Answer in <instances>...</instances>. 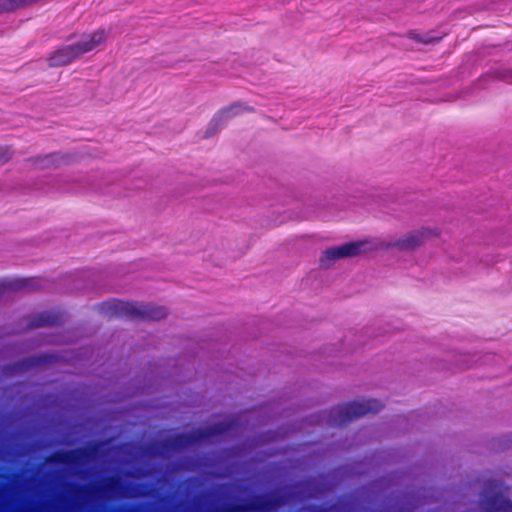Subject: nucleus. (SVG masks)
Wrapping results in <instances>:
<instances>
[{
    "label": "nucleus",
    "instance_id": "nucleus-1",
    "mask_svg": "<svg viewBox=\"0 0 512 512\" xmlns=\"http://www.w3.org/2000/svg\"><path fill=\"white\" fill-rule=\"evenodd\" d=\"M100 307L110 318L118 317L135 321L161 320L168 315V311L164 306H157L150 303L114 300L104 302Z\"/></svg>",
    "mask_w": 512,
    "mask_h": 512
},
{
    "label": "nucleus",
    "instance_id": "nucleus-2",
    "mask_svg": "<svg viewBox=\"0 0 512 512\" xmlns=\"http://www.w3.org/2000/svg\"><path fill=\"white\" fill-rule=\"evenodd\" d=\"M383 408V404L377 399H367L361 402H349L337 405L330 409L327 423L332 427L348 425L353 420L367 414H374Z\"/></svg>",
    "mask_w": 512,
    "mask_h": 512
},
{
    "label": "nucleus",
    "instance_id": "nucleus-3",
    "mask_svg": "<svg viewBox=\"0 0 512 512\" xmlns=\"http://www.w3.org/2000/svg\"><path fill=\"white\" fill-rule=\"evenodd\" d=\"M105 32L99 29L91 34L85 35L83 40L72 45L63 46L54 51L48 57L50 67L68 65L83 54H86L104 42Z\"/></svg>",
    "mask_w": 512,
    "mask_h": 512
},
{
    "label": "nucleus",
    "instance_id": "nucleus-4",
    "mask_svg": "<svg viewBox=\"0 0 512 512\" xmlns=\"http://www.w3.org/2000/svg\"><path fill=\"white\" fill-rule=\"evenodd\" d=\"M362 246V242H350L329 248L323 252L320 263L321 265H329L338 259L356 256L360 254Z\"/></svg>",
    "mask_w": 512,
    "mask_h": 512
},
{
    "label": "nucleus",
    "instance_id": "nucleus-5",
    "mask_svg": "<svg viewBox=\"0 0 512 512\" xmlns=\"http://www.w3.org/2000/svg\"><path fill=\"white\" fill-rule=\"evenodd\" d=\"M42 287V281L37 277L14 278L0 281V296L13 291L35 290Z\"/></svg>",
    "mask_w": 512,
    "mask_h": 512
},
{
    "label": "nucleus",
    "instance_id": "nucleus-6",
    "mask_svg": "<svg viewBox=\"0 0 512 512\" xmlns=\"http://www.w3.org/2000/svg\"><path fill=\"white\" fill-rule=\"evenodd\" d=\"M432 234L429 229H422L418 231H412L397 239L392 246L397 247L401 250H412L419 247L425 238H428Z\"/></svg>",
    "mask_w": 512,
    "mask_h": 512
},
{
    "label": "nucleus",
    "instance_id": "nucleus-7",
    "mask_svg": "<svg viewBox=\"0 0 512 512\" xmlns=\"http://www.w3.org/2000/svg\"><path fill=\"white\" fill-rule=\"evenodd\" d=\"M64 316V313L61 311H44L34 315L28 322V327L56 326L64 321Z\"/></svg>",
    "mask_w": 512,
    "mask_h": 512
},
{
    "label": "nucleus",
    "instance_id": "nucleus-8",
    "mask_svg": "<svg viewBox=\"0 0 512 512\" xmlns=\"http://www.w3.org/2000/svg\"><path fill=\"white\" fill-rule=\"evenodd\" d=\"M242 111V105L235 103L230 105L229 107L221 109L211 120L210 127L205 135V137L212 136L218 129V127L221 125V123L230 118L233 115L238 114Z\"/></svg>",
    "mask_w": 512,
    "mask_h": 512
},
{
    "label": "nucleus",
    "instance_id": "nucleus-9",
    "mask_svg": "<svg viewBox=\"0 0 512 512\" xmlns=\"http://www.w3.org/2000/svg\"><path fill=\"white\" fill-rule=\"evenodd\" d=\"M55 358H56L55 355L44 354V355H40V356H34V357L22 359V360L18 361L17 363H15L14 370L26 371L33 367L51 363Z\"/></svg>",
    "mask_w": 512,
    "mask_h": 512
},
{
    "label": "nucleus",
    "instance_id": "nucleus-10",
    "mask_svg": "<svg viewBox=\"0 0 512 512\" xmlns=\"http://www.w3.org/2000/svg\"><path fill=\"white\" fill-rule=\"evenodd\" d=\"M484 508L486 512H512V502L493 495L485 500Z\"/></svg>",
    "mask_w": 512,
    "mask_h": 512
},
{
    "label": "nucleus",
    "instance_id": "nucleus-11",
    "mask_svg": "<svg viewBox=\"0 0 512 512\" xmlns=\"http://www.w3.org/2000/svg\"><path fill=\"white\" fill-rule=\"evenodd\" d=\"M408 36L409 38L426 45L438 43L442 39V36H431L430 34L420 35L413 31L409 32Z\"/></svg>",
    "mask_w": 512,
    "mask_h": 512
},
{
    "label": "nucleus",
    "instance_id": "nucleus-12",
    "mask_svg": "<svg viewBox=\"0 0 512 512\" xmlns=\"http://www.w3.org/2000/svg\"><path fill=\"white\" fill-rule=\"evenodd\" d=\"M228 429L227 425L219 423L212 425L205 430L199 432V438H208L225 432Z\"/></svg>",
    "mask_w": 512,
    "mask_h": 512
},
{
    "label": "nucleus",
    "instance_id": "nucleus-13",
    "mask_svg": "<svg viewBox=\"0 0 512 512\" xmlns=\"http://www.w3.org/2000/svg\"><path fill=\"white\" fill-rule=\"evenodd\" d=\"M12 151L8 146H0V162L6 163L12 158Z\"/></svg>",
    "mask_w": 512,
    "mask_h": 512
},
{
    "label": "nucleus",
    "instance_id": "nucleus-14",
    "mask_svg": "<svg viewBox=\"0 0 512 512\" xmlns=\"http://www.w3.org/2000/svg\"><path fill=\"white\" fill-rule=\"evenodd\" d=\"M195 440L193 435H179L176 437L175 442L178 445H185L192 443Z\"/></svg>",
    "mask_w": 512,
    "mask_h": 512
},
{
    "label": "nucleus",
    "instance_id": "nucleus-15",
    "mask_svg": "<svg viewBox=\"0 0 512 512\" xmlns=\"http://www.w3.org/2000/svg\"><path fill=\"white\" fill-rule=\"evenodd\" d=\"M52 162V155L45 156L43 159L35 160V164L41 167H49Z\"/></svg>",
    "mask_w": 512,
    "mask_h": 512
}]
</instances>
